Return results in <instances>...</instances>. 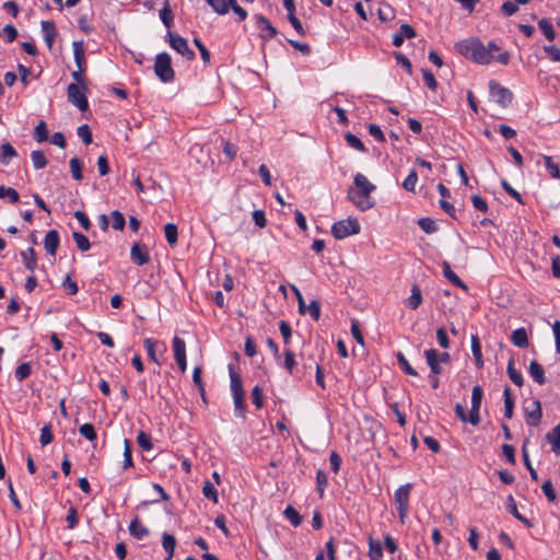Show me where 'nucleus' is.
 I'll list each match as a JSON object with an SVG mask.
<instances>
[{"instance_id": "f257e3e1", "label": "nucleus", "mask_w": 560, "mask_h": 560, "mask_svg": "<svg viewBox=\"0 0 560 560\" xmlns=\"http://www.w3.org/2000/svg\"><path fill=\"white\" fill-rule=\"evenodd\" d=\"M455 49L463 57L479 65H489L493 60H497L501 65H508L510 61L509 52L505 51L494 57V55H490L489 49H487L483 43L477 37L458 42L455 45Z\"/></svg>"}, {"instance_id": "f03ea898", "label": "nucleus", "mask_w": 560, "mask_h": 560, "mask_svg": "<svg viewBox=\"0 0 560 560\" xmlns=\"http://www.w3.org/2000/svg\"><path fill=\"white\" fill-rule=\"evenodd\" d=\"M353 184L357 188L352 202L361 211H366L375 206V200L371 196L375 191L376 186L372 184L363 174L358 173L353 178Z\"/></svg>"}, {"instance_id": "7ed1b4c3", "label": "nucleus", "mask_w": 560, "mask_h": 560, "mask_svg": "<svg viewBox=\"0 0 560 560\" xmlns=\"http://www.w3.org/2000/svg\"><path fill=\"white\" fill-rule=\"evenodd\" d=\"M154 73L164 83L175 79V71L172 67V59L167 52H160L155 57Z\"/></svg>"}, {"instance_id": "20e7f679", "label": "nucleus", "mask_w": 560, "mask_h": 560, "mask_svg": "<svg viewBox=\"0 0 560 560\" xmlns=\"http://www.w3.org/2000/svg\"><path fill=\"white\" fill-rule=\"evenodd\" d=\"M88 88L86 85H78L75 83H71L68 85L67 94L68 100L71 104L78 107L81 112H84L89 107V102L85 96Z\"/></svg>"}, {"instance_id": "39448f33", "label": "nucleus", "mask_w": 560, "mask_h": 560, "mask_svg": "<svg viewBox=\"0 0 560 560\" xmlns=\"http://www.w3.org/2000/svg\"><path fill=\"white\" fill-rule=\"evenodd\" d=\"M411 491V483H406L399 487L394 494L395 503L397 504L398 515L401 522L408 514L409 510V498Z\"/></svg>"}, {"instance_id": "423d86ee", "label": "nucleus", "mask_w": 560, "mask_h": 560, "mask_svg": "<svg viewBox=\"0 0 560 560\" xmlns=\"http://www.w3.org/2000/svg\"><path fill=\"white\" fill-rule=\"evenodd\" d=\"M489 90L492 101L502 107H506L513 100L512 92L493 80L489 82Z\"/></svg>"}, {"instance_id": "0eeeda50", "label": "nucleus", "mask_w": 560, "mask_h": 560, "mask_svg": "<svg viewBox=\"0 0 560 560\" xmlns=\"http://www.w3.org/2000/svg\"><path fill=\"white\" fill-rule=\"evenodd\" d=\"M168 45L179 55L185 57L187 60H192L195 58V52L189 48L187 40L172 32H167L166 34Z\"/></svg>"}, {"instance_id": "6e6552de", "label": "nucleus", "mask_w": 560, "mask_h": 560, "mask_svg": "<svg viewBox=\"0 0 560 560\" xmlns=\"http://www.w3.org/2000/svg\"><path fill=\"white\" fill-rule=\"evenodd\" d=\"M143 346L148 352L149 359L158 365H161L160 358L166 352V343L162 340L145 338Z\"/></svg>"}, {"instance_id": "1a4fd4ad", "label": "nucleus", "mask_w": 560, "mask_h": 560, "mask_svg": "<svg viewBox=\"0 0 560 560\" xmlns=\"http://www.w3.org/2000/svg\"><path fill=\"white\" fill-rule=\"evenodd\" d=\"M483 392L481 386L476 385L472 387L471 392V408L468 416V422L472 425H478L480 423L479 410L481 406Z\"/></svg>"}, {"instance_id": "9d476101", "label": "nucleus", "mask_w": 560, "mask_h": 560, "mask_svg": "<svg viewBox=\"0 0 560 560\" xmlns=\"http://www.w3.org/2000/svg\"><path fill=\"white\" fill-rule=\"evenodd\" d=\"M172 349L174 352L175 361L179 368V370L185 373L187 370V359H186V342L184 339L175 336L172 340Z\"/></svg>"}, {"instance_id": "9b49d317", "label": "nucleus", "mask_w": 560, "mask_h": 560, "mask_svg": "<svg viewBox=\"0 0 560 560\" xmlns=\"http://www.w3.org/2000/svg\"><path fill=\"white\" fill-rule=\"evenodd\" d=\"M255 19H256V27L259 31V35L261 38L268 40L276 36L277 31L271 25V23L269 22V20L267 18L259 14V15H256Z\"/></svg>"}, {"instance_id": "f8f14e48", "label": "nucleus", "mask_w": 560, "mask_h": 560, "mask_svg": "<svg viewBox=\"0 0 560 560\" xmlns=\"http://www.w3.org/2000/svg\"><path fill=\"white\" fill-rule=\"evenodd\" d=\"M525 415H526V422L528 425L530 427H536L538 425L541 417H542V411H541V405H540V401L539 400H533L532 401V406L530 407H527L525 408Z\"/></svg>"}, {"instance_id": "ddd939ff", "label": "nucleus", "mask_w": 560, "mask_h": 560, "mask_svg": "<svg viewBox=\"0 0 560 560\" xmlns=\"http://www.w3.org/2000/svg\"><path fill=\"white\" fill-rule=\"evenodd\" d=\"M130 258L138 266H143L150 260L148 249L144 246H140L139 244H133L131 247Z\"/></svg>"}, {"instance_id": "4468645a", "label": "nucleus", "mask_w": 560, "mask_h": 560, "mask_svg": "<svg viewBox=\"0 0 560 560\" xmlns=\"http://www.w3.org/2000/svg\"><path fill=\"white\" fill-rule=\"evenodd\" d=\"M415 36V28L409 24H402L399 28V32L393 36V45L395 47H400L404 44L405 38H413Z\"/></svg>"}, {"instance_id": "2eb2a0df", "label": "nucleus", "mask_w": 560, "mask_h": 560, "mask_svg": "<svg viewBox=\"0 0 560 560\" xmlns=\"http://www.w3.org/2000/svg\"><path fill=\"white\" fill-rule=\"evenodd\" d=\"M42 33L44 40L49 49H51L55 38L57 36V31L54 22L51 21H42L40 23Z\"/></svg>"}, {"instance_id": "dca6fc26", "label": "nucleus", "mask_w": 560, "mask_h": 560, "mask_svg": "<svg viewBox=\"0 0 560 560\" xmlns=\"http://www.w3.org/2000/svg\"><path fill=\"white\" fill-rule=\"evenodd\" d=\"M59 233L56 230L48 231L44 238V246L46 252L49 255L55 256L59 246Z\"/></svg>"}, {"instance_id": "f3484780", "label": "nucleus", "mask_w": 560, "mask_h": 560, "mask_svg": "<svg viewBox=\"0 0 560 560\" xmlns=\"http://www.w3.org/2000/svg\"><path fill=\"white\" fill-rule=\"evenodd\" d=\"M438 357L439 351L436 349H428L424 351L425 361L430 366L431 373L435 375H440L442 373Z\"/></svg>"}, {"instance_id": "a211bd4d", "label": "nucleus", "mask_w": 560, "mask_h": 560, "mask_svg": "<svg viewBox=\"0 0 560 560\" xmlns=\"http://www.w3.org/2000/svg\"><path fill=\"white\" fill-rule=\"evenodd\" d=\"M335 238L342 240L350 235V218L336 222L331 228Z\"/></svg>"}, {"instance_id": "6ab92c4d", "label": "nucleus", "mask_w": 560, "mask_h": 560, "mask_svg": "<svg viewBox=\"0 0 560 560\" xmlns=\"http://www.w3.org/2000/svg\"><path fill=\"white\" fill-rule=\"evenodd\" d=\"M442 267H443V276L450 281L452 282L454 285H456L457 288H460L465 291L468 290V287L464 283V281H462V279L452 270L450 264L447 261H443L442 264Z\"/></svg>"}, {"instance_id": "aec40b11", "label": "nucleus", "mask_w": 560, "mask_h": 560, "mask_svg": "<svg viewBox=\"0 0 560 560\" xmlns=\"http://www.w3.org/2000/svg\"><path fill=\"white\" fill-rule=\"evenodd\" d=\"M129 532L131 536L140 540L149 535V529L141 523V521L138 517H135L130 522Z\"/></svg>"}, {"instance_id": "412c9836", "label": "nucleus", "mask_w": 560, "mask_h": 560, "mask_svg": "<svg viewBox=\"0 0 560 560\" xmlns=\"http://www.w3.org/2000/svg\"><path fill=\"white\" fill-rule=\"evenodd\" d=\"M528 373L537 384L542 385L546 383L544 368L537 361L529 363Z\"/></svg>"}, {"instance_id": "4be33fe9", "label": "nucleus", "mask_w": 560, "mask_h": 560, "mask_svg": "<svg viewBox=\"0 0 560 560\" xmlns=\"http://www.w3.org/2000/svg\"><path fill=\"white\" fill-rule=\"evenodd\" d=\"M21 257L25 268L31 272H34L37 267V259L34 248L28 247L26 250L21 252Z\"/></svg>"}, {"instance_id": "5701e85b", "label": "nucleus", "mask_w": 560, "mask_h": 560, "mask_svg": "<svg viewBox=\"0 0 560 560\" xmlns=\"http://www.w3.org/2000/svg\"><path fill=\"white\" fill-rule=\"evenodd\" d=\"M546 440L551 444L552 452L560 454V423L546 434Z\"/></svg>"}, {"instance_id": "b1692460", "label": "nucleus", "mask_w": 560, "mask_h": 560, "mask_svg": "<svg viewBox=\"0 0 560 560\" xmlns=\"http://www.w3.org/2000/svg\"><path fill=\"white\" fill-rule=\"evenodd\" d=\"M162 546L166 551L165 560H172L176 547V539L173 535L164 533L162 536Z\"/></svg>"}, {"instance_id": "393cba45", "label": "nucleus", "mask_w": 560, "mask_h": 560, "mask_svg": "<svg viewBox=\"0 0 560 560\" xmlns=\"http://www.w3.org/2000/svg\"><path fill=\"white\" fill-rule=\"evenodd\" d=\"M511 341L518 348H526L528 346V338L525 328L515 329L512 332Z\"/></svg>"}, {"instance_id": "a878e982", "label": "nucleus", "mask_w": 560, "mask_h": 560, "mask_svg": "<svg viewBox=\"0 0 560 560\" xmlns=\"http://www.w3.org/2000/svg\"><path fill=\"white\" fill-rule=\"evenodd\" d=\"M0 162L3 165H9L11 160L18 155L16 150L10 143H3L0 148Z\"/></svg>"}, {"instance_id": "bb28decb", "label": "nucleus", "mask_w": 560, "mask_h": 560, "mask_svg": "<svg viewBox=\"0 0 560 560\" xmlns=\"http://www.w3.org/2000/svg\"><path fill=\"white\" fill-rule=\"evenodd\" d=\"M506 372L510 377V380L518 387L523 386L524 378L522 373L514 368V361L513 359H510L506 366Z\"/></svg>"}, {"instance_id": "cd10ccee", "label": "nucleus", "mask_w": 560, "mask_h": 560, "mask_svg": "<svg viewBox=\"0 0 560 560\" xmlns=\"http://www.w3.org/2000/svg\"><path fill=\"white\" fill-rule=\"evenodd\" d=\"M422 302V294L418 285L411 288V295L408 298L406 305L411 310H417Z\"/></svg>"}, {"instance_id": "c85d7f7f", "label": "nucleus", "mask_w": 560, "mask_h": 560, "mask_svg": "<svg viewBox=\"0 0 560 560\" xmlns=\"http://www.w3.org/2000/svg\"><path fill=\"white\" fill-rule=\"evenodd\" d=\"M73 55H74V61L79 69L84 70L85 69V57H84V50L82 43L74 42L73 43Z\"/></svg>"}, {"instance_id": "c756f323", "label": "nucleus", "mask_w": 560, "mask_h": 560, "mask_svg": "<svg viewBox=\"0 0 560 560\" xmlns=\"http://www.w3.org/2000/svg\"><path fill=\"white\" fill-rule=\"evenodd\" d=\"M133 467L131 442L128 439H124V462L122 469L127 470Z\"/></svg>"}, {"instance_id": "7c9ffc66", "label": "nucleus", "mask_w": 560, "mask_h": 560, "mask_svg": "<svg viewBox=\"0 0 560 560\" xmlns=\"http://www.w3.org/2000/svg\"><path fill=\"white\" fill-rule=\"evenodd\" d=\"M504 396V416L508 419H511L513 417V408H514V400L511 395V389L509 386H505L503 390Z\"/></svg>"}, {"instance_id": "2f4dec72", "label": "nucleus", "mask_w": 560, "mask_h": 560, "mask_svg": "<svg viewBox=\"0 0 560 560\" xmlns=\"http://www.w3.org/2000/svg\"><path fill=\"white\" fill-rule=\"evenodd\" d=\"M541 159L545 162L546 170L552 178L560 179V167L557 163L553 162L551 156L541 155Z\"/></svg>"}, {"instance_id": "473e14b6", "label": "nucleus", "mask_w": 560, "mask_h": 560, "mask_svg": "<svg viewBox=\"0 0 560 560\" xmlns=\"http://www.w3.org/2000/svg\"><path fill=\"white\" fill-rule=\"evenodd\" d=\"M229 371H230V378H231L232 395L244 394L243 386H242V380H241L240 375H237L233 371L232 365L229 366Z\"/></svg>"}, {"instance_id": "72a5a7b5", "label": "nucleus", "mask_w": 560, "mask_h": 560, "mask_svg": "<svg viewBox=\"0 0 560 560\" xmlns=\"http://www.w3.org/2000/svg\"><path fill=\"white\" fill-rule=\"evenodd\" d=\"M538 27L549 42H552L556 38V32L549 20L541 19L538 22Z\"/></svg>"}, {"instance_id": "f704fd0d", "label": "nucleus", "mask_w": 560, "mask_h": 560, "mask_svg": "<svg viewBox=\"0 0 560 560\" xmlns=\"http://www.w3.org/2000/svg\"><path fill=\"white\" fill-rule=\"evenodd\" d=\"M164 234L167 243L173 246L177 243L178 232L174 223H166L164 226Z\"/></svg>"}, {"instance_id": "c9c22d12", "label": "nucleus", "mask_w": 560, "mask_h": 560, "mask_svg": "<svg viewBox=\"0 0 560 560\" xmlns=\"http://www.w3.org/2000/svg\"><path fill=\"white\" fill-rule=\"evenodd\" d=\"M284 517L291 523V525H293L294 527H298L301 522H302V517L301 515L299 514V512L292 508L291 505L287 506L284 512Z\"/></svg>"}, {"instance_id": "e433bc0d", "label": "nucleus", "mask_w": 560, "mask_h": 560, "mask_svg": "<svg viewBox=\"0 0 560 560\" xmlns=\"http://www.w3.org/2000/svg\"><path fill=\"white\" fill-rule=\"evenodd\" d=\"M137 443L143 451H151L153 448V443L151 435L144 431H140L137 435Z\"/></svg>"}, {"instance_id": "4c0bfd02", "label": "nucleus", "mask_w": 560, "mask_h": 560, "mask_svg": "<svg viewBox=\"0 0 560 560\" xmlns=\"http://www.w3.org/2000/svg\"><path fill=\"white\" fill-rule=\"evenodd\" d=\"M34 139L42 143L48 139V130L45 121H39L34 129Z\"/></svg>"}, {"instance_id": "58836bf2", "label": "nucleus", "mask_w": 560, "mask_h": 560, "mask_svg": "<svg viewBox=\"0 0 560 560\" xmlns=\"http://www.w3.org/2000/svg\"><path fill=\"white\" fill-rule=\"evenodd\" d=\"M31 160L36 170H42L47 165V159L40 150L33 151L31 153Z\"/></svg>"}, {"instance_id": "ea45409f", "label": "nucleus", "mask_w": 560, "mask_h": 560, "mask_svg": "<svg viewBox=\"0 0 560 560\" xmlns=\"http://www.w3.org/2000/svg\"><path fill=\"white\" fill-rule=\"evenodd\" d=\"M72 237H73V240L75 242L77 247L80 250L86 252V250L90 249L91 243H90L89 238L84 234H82L80 232H73L72 233Z\"/></svg>"}, {"instance_id": "a19ab883", "label": "nucleus", "mask_w": 560, "mask_h": 560, "mask_svg": "<svg viewBox=\"0 0 560 560\" xmlns=\"http://www.w3.org/2000/svg\"><path fill=\"white\" fill-rule=\"evenodd\" d=\"M8 198L11 203L19 201V192L12 187L0 186V199Z\"/></svg>"}, {"instance_id": "79ce46f5", "label": "nucleus", "mask_w": 560, "mask_h": 560, "mask_svg": "<svg viewBox=\"0 0 560 560\" xmlns=\"http://www.w3.org/2000/svg\"><path fill=\"white\" fill-rule=\"evenodd\" d=\"M206 2L220 15H224L229 12L226 0H206Z\"/></svg>"}, {"instance_id": "37998d69", "label": "nucleus", "mask_w": 560, "mask_h": 560, "mask_svg": "<svg viewBox=\"0 0 560 560\" xmlns=\"http://www.w3.org/2000/svg\"><path fill=\"white\" fill-rule=\"evenodd\" d=\"M160 19L167 28L171 27L173 22V13L170 8L168 0H165L163 9L160 11Z\"/></svg>"}, {"instance_id": "c03bdc74", "label": "nucleus", "mask_w": 560, "mask_h": 560, "mask_svg": "<svg viewBox=\"0 0 560 560\" xmlns=\"http://www.w3.org/2000/svg\"><path fill=\"white\" fill-rule=\"evenodd\" d=\"M396 358H397L399 366L401 368V370L405 373L412 375V376L418 375L417 371L409 364L408 360L401 352H398Z\"/></svg>"}, {"instance_id": "a18cd8bd", "label": "nucleus", "mask_w": 560, "mask_h": 560, "mask_svg": "<svg viewBox=\"0 0 560 560\" xmlns=\"http://www.w3.org/2000/svg\"><path fill=\"white\" fill-rule=\"evenodd\" d=\"M235 416L240 418L245 417V404H244V394L233 395Z\"/></svg>"}, {"instance_id": "49530a36", "label": "nucleus", "mask_w": 560, "mask_h": 560, "mask_svg": "<svg viewBox=\"0 0 560 560\" xmlns=\"http://www.w3.org/2000/svg\"><path fill=\"white\" fill-rule=\"evenodd\" d=\"M52 439H54V435H52L51 425L45 424L40 429L39 443L42 444V446H46L52 442Z\"/></svg>"}, {"instance_id": "de8ad7c7", "label": "nucleus", "mask_w": 560, "mask_h": 560, "mask_svg": "<svg viewBox=\"0 0 560 560\" xmlns=\"http://www.w3.org/2000/svg\"><path fill=\"white\" fill-rule=\"evenodd\" d=\"M417 182H418V174H417V172L415 170H412L409 173V175L405 178V180L402 182V187L407 191L415 192Z\"/></svg>"}, {"instance_id": "09e8293b", "label": "nucleus", "mask_w": 560, "mask_h": 560, "mask_svg": "<svg viewBox=\"0 0 560 560\" xmlns=\"http://www.w3.org/2000/svg\"><path fill=\"white\" fill-rule=\"evenodd\" d=\"M70 171H71V174H72V177L75 179V180H81L82 179V163L81 161L78 159V158H72L70 160Z\"/></svg>"}, {"instance_id": "8fccbe9b", "label": "nucleus", "mask_w": 560, "mask_h": 560, "mask_svg": "<svg viewBox=\"0 0 560 560\" xmlns=\"http://www.w3.org/2000/svg\"><path fill=\"white\" fill-rule=\"evenodd\" d=\"M31 373H32L31 364L25 362V363L20 364L15 369L14 375H15V378L21 382V381L25 380L26 377H28L31 375Z\"/></svg>"}, {"instance_id": "3c124183", "label": "nucleus", "mask_w": 560, "mask_h": 560, "mask_svg": "<svg viewBox=\"0 0 560 560\" xmlns=\"http://www.w3.org/2000/svg\"><path fill=\"white\" fill-rule=\"evenodd\" d=\"M202 494L213 501L214 503L218 502V492L215 490V487L213 483H211L210 481H206L203 487H202Z\"/></svg>"}, {"instance_id": "603ef678", "label": "nucleus", "mask_w": 560, "mask_h": 560, "mask_svg": "<svg viewBox=\"0 0 560 560\" xmlns=\"http://www.w3.org/2000/svg\"><path fill=\"white\" fill-rule=\"evenodd\" d=\"M112 221L113 229L121 231L125 228V217L120 211L115 210L112 212Z\"/></svg>"}, {"instance_id": "864d4df0", "label": "nucleus", "mask_w": 560, "mask_h": 560, "mask_svg": "<svg viewBox=\"0 0 560 560\" xmlns=\"http://www.w3.org/2000/svg\"><path fill=\"white\" fill-rule=\"evenodd\" d=\"M79 432L89 441L96 440L97 435L94 427L91 423H84L79 428Z\"/></svg>"}, {"instance_id": "5fc2aeb1", "label": "nucleus", "mask_w": 560, "mask_h": 560, "mask_svg": "<svg viewBox=\"0 0 560 560\" xmlns=\"http://www.w3.org/2000/svg\"><path fill=\"white\" fill-rule=\"evenodd\" d=\"M419 226L428 234L434 233L438 231L436 223L430 218H422L418 222Z\"/></svg>"}, {"instance_id": "6e6d98bb", "label": "nucleus", "mask_w": 560, "mask_h": 560, "mask_svg": "<svg viewBox=\"0 0 560 560\" xmlns=\"http://www.w3.org/2000/svg\"><path fill=\"white\" fill-rule=\"evenodd\" d=\"M252 400L257 409L262 408L264 406V397H262V388L256 385L252 390Z\"/></svg>"}, {"instance_id": "4d7b16f0", "label": "nucleus", "mask_w": 560, "mask_h": 560, "mask_svg": "<svg viewBox=\"0 0 560 560\" xmlns=\"http://www.w3.org/2000/svg\"><path fill=\"white\" fill-rule=\"evenodd\" d=\"M295 364H296V361L294 358V353L291 350H285L283 368L288 371V373L292 374Z\"/></svg>"}, {"instance_id": "13d9d810", "label": "nucleus", "mask_w": 560, "mask_h": 560, "mask_svg": "<svg viewBox=\"0 0 560 560\" xmlns=\"http://www.w3.org/2000/svg\"><path fill=\"white\" fill-rule=\"evenodd\" d=\"M79 138L85 143L90 144L92 142V132L88 125H82L78 128Z\"/></svg>"}, {"instance_id": "bf43d9fd", "label": "nucleus", "mask_w": 560, "mask_h": 560, "mask_svg": "<svg viewBox=\"0 0 560 560\" xmlns=\"http://www.w3.org/2000/svg\"><path fill=\"white\" fill-rule=\"evenodd\" d=\"M422 77H423V81H424V83L427 84V86H428L430 90H432V91L436 90V88H438V82H436V80H435V78H434L433 73H432L430 70H428V69H423V70H422Z\"/></svg>"}, {"instance_id": "052dcab7", "label": "nucleus", "mask_w": 560, "mask_h": 560, "mask_svg": "<svg viewBox=\"0 0 560 560\" xmlns=\"http://www.w3.org/2000/svg\"><path fill=\"white\" fill-rule=\"evenodd\" d=\"M312 316L313 319L318 320L320 316V305L316 300L311 301V303L306 306L305 312Z\"/></svg>"}, {"instance_id": "680f3d73", "label": "nucleus", "mask_w": 560, "mask_h": 560, "mask_svg": "<svg viewBox=\"0 0 560 560\" xmlns=\"http://www.w3.org/2000/svg\"><path fill=\"white\" fill-rule=\"evenodd\" d=\"M501 186L503 187V189L512 197L514 198L517 202L520 203H524L523 199H522V196L518 191H516L510 184L506 179H502L501 182Z\"/></svg>"}, {"instance_id": "e2e57ef3", "label": "nucleus", "mask_w": 560, "mask_h": 560, "mask_svg": "<svg viewBox=\"0 0 560 560\" xmlns=\"http://www.w3.org/2000/svg\"><path fill=\"white\" fill-rule=\"evenodd\" d=\"M541 489L549 501L553 502L557 499V493L550 480H546L542 483Z\"/></svg>"}, {"instance_id": "0e129e2a", "label": "nucleus", "mask_w": 560, "mask_h": 560, "mask_svg": "<svg viewBox=\"0 0 560 560\" xmlns=\"http://www.w3.org/2000/svg\"><path fill=\"white\" fill-rule=\"evenodd\" d=\"M436 339H438L439 345L443 349L450 348V340H448L447 332H446L444 327L438 328V330H436Z\"/></svg>"}, {"instance_id": "69168bd1", "label": "nucleus", "mask_w": 560, "mask_h": 560, "mask_svg": "<svg viewBox=\"0 0 560 560\" xmlns=\"http://www.w3.org/2000/svg\"><path fill=\"white\" fill-rule=\"evenodd\" d=\"M65 290L67 291L68 294L70 295H74L78 293V284L77 282H74L70 276H67L66 279L63 280V283H62Z\"/></svg>"}, {"instance_id": "338daca9", "label": "nucleus", "mask_w": 560, "mask_h": 560, "mask_svg": "<svg viewBox=\"0 0 560 560\" xmlns=\"http://www.w3.org/2000/svg\"><path fill=\"white\" fill-rule=\"evenodd\" d=\"M223 153L229 158V160H234L237 154V147L229 141L223 142Z\"/></svg>"}, {"instance_id": "774afa93", "label": "nucleus", "mask_w": 560, "mask_h": 560, "mask_svg": "<svg viewBox=\"0 0 560 560\" xmlns=\"http://www.w3.org/2000/svg\"><path fill=\"white\" fill-rule=\"evenodd\" d=\"M544 51L550 57L552 61H560V48L556 46H544Z\"/></svg>"}]
</instances>
